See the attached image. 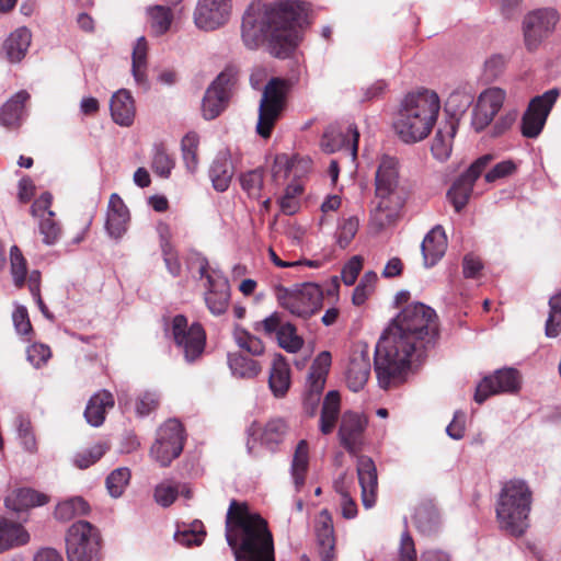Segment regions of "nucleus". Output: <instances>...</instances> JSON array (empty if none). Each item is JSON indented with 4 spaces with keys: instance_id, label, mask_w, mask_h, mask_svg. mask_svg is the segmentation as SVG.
Returning a JSON list of instances; mask_svg holds the SVG:
<instances>
[{
    "instance_id": "27",
    "label": "nucleus",
    "mask_w": 561,
    "mask_h": 561,
    "mask_svg": "<svg viewBox=\"0 0 561 561\" xmlns=\"http://www.w3.org/2000/svg\"><path fill=\"white\" fill-rule=\"evenodd\" d=\"M376 198L377 202L370 211V225L377 230H381L396 220L404 199L401 194L376 196Z\"/></svg>"
},
{
    "instance_id": "44",
    "label": "nucleus",
    "mask_w": 561,
    "mask_h": 561,
    "mask_svg": "<svg viewBox=\"0 0 561 561\" xmlns=\"http://www.w3.org/2000/svg\"><path fill=\"white\" fill-rule=\"evenodd\" d=\"M147 41L144 36L137 38L131 55V75L137 85L147 87Z\"/></svg>"
},
{
    "instance_id": "64",
    "label": "nucleus",
    "mask_w": 561,
    "mask_h": 561,
    "mask_svg": "<svg viewBox=\"0 0 561 561\" xmlns=\"http://www.w3.org/2000/svg\"><path fill=\"white\" fill-rule=\"evenodd\" d=\"M362 270V259L353 256L342 268L341 277L346 286H351L357 279Z\"/></svg>"
},
{
    "instance_id": "57",
    "label": "nucleus",
    "mask_w": 561,
    "mask_h": 561,
    "mask_svg": "<svg viewBox=\"0 0 561 561\" xmlns=\"http://www.w3.org/2000/svg\"><path fill=\"white\" fill-rule=\"evenodd\" d=\"M234 340L240 348L245 350L251 355L259 356L264 352L263 342L247 331L237 330L234 332Z\"/></svg>"
},
{
    "instance_id": "31",
    "label": "nucleus",
    "mask_w": 561,
    "mask_h": 561,
    "mask_svg": "<svg viewBox=\"0 0 561 561\" xmlns=\"http://www.w3.org/2000/svg\"><path fill=\"white\" fill-rule=\"evenodd\" d=\"M316 536L321 560L335 561L334 530L332 519L327 511H322L316 522Z\"/></svg>"
},
{
    "instance_id": "20",
    "label": "nucleus",
    "mask_w": 561,
    "mask_h": 561,
    "mask_svg": "<svg viewBox=\"0 0 561 561\" xmlns=\"http://www.w3.org/2000/svg\"><path fill=\"white\" fill-rule=\"evenodd\" d=\"M230 13V0H198L193 18L197 28L213 31L224 25Z\"/></svg>"
},
{
    "instance_id": "34",
    "label": "nucleus",
    "mask_w": 561,
    "mask_h": 561,
    "mask_svg": "<svg viewBox=\"0 0 561 561\" xmlns=\"http://www.w3.org/2000/svg\"><path fill=\"white\" fill-rule=\"evenodd\" d=\"M115 400L113 394L102 389L95 392L88 401L84 417L87 422L94 426H101L105 421L106 412L114 407Z\"/></svg>"
},
{
    "instance_id": "60",
    "label": "nucleus",
    "mask_w": 561,
    "mask_h": 561,
    "mask_svg": "<svg viewBox=\"0 0 561 561\" xmlns=\"http://www.w3.org/2000/svg\"><path fill=\"white\" fill-rule=\"evenodd\" d=\"M106 447L103 444H95L90 448L75 456V465L80 469H85L95 463L105 454Z\"/></svg>"
},
{
    "instance_id": "39",
    "label": "nucleus",
    "mask_w": 561,
    "mask_h": 561,
    "mask_svg": "<svg viewBox=\"0 0 561 561\" xmlns=\"http://www.w3.org/2000/svg\"><path fill=\"white\" fill-rule=\"evenodd\" d=\"M340 393L335 390L329 391L324 397L319 421V430L323 435H329L333 432L340 415Z\"/></svg>"
},
{
    "instance_id": "38",
    "label": "nucleus",
    "mask_w": 561,
    "mask_h": 561,
    "mask_svg": "<svg viewBox=\"0 0 561 561\" xmlns=\"http://www.w3.org/2000/svg\"><path fill=\"white\" fill-rule=\"evenodd\" d=\"M456 131L457 123L454 119H449L440 124L431 147V151L435 159L445 161L449 158Z\"/></svg>"
},
{
    "instance_id": "52",
    "label": "nucleus",
    "mask_w": 561,
    "mask_h": 561,
    "mask_svg": "<svg viewBox=\"0 0 561 561\" xmlns=\"http://www.w3.org/2000/svg\"><path fill=\"white\" fill-rule=\"evenodd\" d=\"M414 522L421 533L428 535L437 530L439 516L434 510L421 507L414 514Z\"/></svg>"
},
{
    "instance_id": "62",
    "label": "nucleus",
    "mask_w": 561,
    "mask_h": 561,
    "mask_svg": "<svg viewBox=\"0 0 561 561\" xmlns=\"http://www.w3.org/2000/svg\"><path fill=\"white\" fill-rule=\"evenodd\" d=\"M159 394L156 391L141 392L136 401L135 410L137 415L144 417L149 415L159 405Z\"/></svg>"
},
{
    "instance_id": "30",
    "label": "nucleus",
    "mask_w": 561,
    "mask_h": 561,
    "mask_svg": "<svg viewBox=\"0 0 561 561\" xmlns=\"http://www.w3.org/2000/svg\"><path fill=\"white\" fill-rule=\"evenodd\" d=\"M110 111L113 121L124 127L134 123L136 106L134 98L127 89H119L110 100Z\"/></svg>"
},
{
    "instance_id": "50",
    "label": "nucleus",
    "mask_w": 561,
    "mask_h": 561,
    "mask_svg": "<svg viewBox=\"0 0 561 561\" xmlns=\"http://www.w3.org/2000/svg\"><path fill=\"white\" fill-rule=\"evenodd\" d=\"M130 470L127 467H121L113 470L105 480L108 494L113 499L121 497L130 481Z\"/></svg>"
},
{
    "instance_id": "16",
    "label": "nucleus",
    "mask_w": 561,
    "mask_h": 561,
    "mask_svg": "<svg viewBox=\"0 0 561 561\" xmlns=\"http://www.w3.org/2000/svg\"><path fill=\"white\" fill-rule=\"evenodd\" d=\"M492 160V154L481 156L453 183L447 192V197L457 213L468 204L476 181Z\"/></svg>"
},
{
    "instance_id": "29",
    "label": "nucleus",
    "mask_w": 561,
    "mask_h": 561,
    "mask_svg": "<svg viewBox=\"0 0 561 561\" xmlns=\"http://www.w3.org/2000/svg\"><path fill=\"white\" fill-rule=\"evenodd\" d=\"M129 221V211L123 199L116 194H112L108 202L105 229L113 239H121L127 231Z\"/></svg>"
},
{
    "instance_id": "37",
    "label": "nucleus",
    "mask_w": 561,
    "mask_h": 561,
    "mask_svg": "<svg viewBox=\"0 0 561 561\" xmlns=\"http://www.w3.org/2000/svg\"><path fill=\"white\" fill-rule=\"evenodd\" d=\"M30 541V534L19 523L0 516V553Z\"/></svg>"
},
{
    "instance_id": "21",
    "label": "nucleus",
    "mask_w": 561,
    "mask_h": 561,
    "mask_svg": "<svg viewBox=\"0 0 561 561\" xmlns=\"http://www.w3.org/2000/svg\"><path fill=\"white\" fill-rule=\"evenodd\" d=\"M359 133L354 125L345 128L339 126H329L320 141L322 150L327 153L345 151L354 160L357 156Z\"/></svg>"
},
{
    "instance_id": "46",
    "label": "nucleus",
    "mask_w": 561,
    "mask_h": 561,
    "mask_svg": "<svg viewBox=\"0 0 561 561\" xmlns=\"http://www.w3.org/2000/svg\"><path fill=\"white\" fill-rule=\"evenodd\" d=\"M309 465V446L307 440L302 439L298 443L293 461L291 477L297 490L305 484V477Z\"/></svg>"
},
{
    "instance_id": "53",
    "label": "nucleus",
    "mask_w": 561,
    "mask_h": 561,
    "mask_svg": "<svg viewBox=\"0 0 561 561\" xmlns=\"http://www.w3.org/2000/svg\"><path fill=\"white\" fill-rule=\"evenodd\" d=\"M151 168L160 178L167 179L170 176L171 171L174 168V161L163 147L154 146Z\"/></svg>"
},
{
    "instance_id": "49",
    "label": "nucleus",
    "mask_w": 561,
    "mask_h": 561,
    "mask_svg": "<svg viewBox=\"0 0 561 561\" xmlns=\"http://www.w3.org/2000/svg\"><path fill=\"white\" fill-rule=\"evenodd\" d=\"M474 95L470 88H458L454 90L446 101V110L453 115L465 113L473 103Z\"/></svg>"
},
{
    "instance_id": "12",
    "label": "nucleus",
    "mask_w": 561,
    "mask_h": 561,
    "mask_svg": "<svg viewBox=\"0 0 561 561\" xmlns=\"http://www.w3.org/2000/svg\"><path fill=\"white\" fill-rule=\"evenodd\" d=\"M201 278H206L207 290L205 293V302L209 311L219 316L226 312L230 298L228 279L219 271H208V261L206 257L196 260Z\"/></svg>"
},
{
    "instance_id": "26",
    "label": "nucleus",
    "mask_w": 561,
    "mask_h": 561,
    "mask_svg": "<svg viewBox=\"0 0 561 561\" xmlns=\"http://www.w3.org/2000/svg\"><path fill=\"white\" fill-rule=\"evenodd\" d=\"M376 198L377 202L370 211V225L377 230H381L396 220L404 199L401 194L376 196Z\"/></svg>"
},
{
    "instance_id": "59",
    "label": "nucleus",
    "mask_w": 561,
    "mask_h": 561,
    "mask_svg": "<svg viewBox=\"0 0 561 561\" xmlns=\"http://www.w3.org/2000/svg\"><path fill=\"white\" fill-rule=\"evenodd\" d=\"M18 437L26 451L36 450V439L30 420L19 416L15 421Z\"/></svg>"
},
{
    "instance_id": "36",
    "label": "nucleus",
    "mask_w": 561,
    "mask_h": 561,
    "mask_svg": "<svg viewBox=\"0 0 561 561\" xmlns=\"http://www.w3.org/2000/svg\"><path fill=\"white\" fill-rule=\"evenodd\" d=\"M32 42V33L21 26L14 30L3 42V50L10 62H20L26 55Z\"/></svg>"
},
{
    "instance_id": "51",
    "label": "nucleus",
    "mask_w": 561,
    "mask_h": 561,
    "mask_svg": "<svg viewBox=\"0 0 561 561\" xmlns=\"http://www.w3.org/2000/svg\"><path fill=\"white\" fill-rule=\"evenodd\" d=\"M11 275L16 287L24 286L27 276V263L16 245L10 249Z\"/></svg>"
},
{
    "instance_id": "17",
    "label": "nucleus",
    "mask_w": 561,
    "mask_h": 561,
    "mask_svg": "<svg viewBox=\"0 0 561 561\" xmlns=\"http://www.w3.org/2000/svg\"><path fill=\"white\" fill-rule=\"evenodd\" d=\"M506 99V92L501 88H488L483 90L473 106L471 126L480 133L484 130L502 108Z\"/></svg>"
},
{
    "instance_id": "45",
    "label": "nucleus",
    "mask_w": 561,
    "mask_h": 561,
    "mask_svg": "<svg viewBox=\"0 0 561 561\" xmlns=\"http://www.w3.org/2000/svg\"><path fill=\"white\" fill-rule=\"evenodd\" d=\"M90 505L81 496H72L60 501L55 508L54 515L56 519L68 522L77 516L87 515Z\"/></svg>"
},
{
    "instance_id": "7",
    "label": "nucleus",
    "mask_w": 561,
    "mask_h": 561,
    "mask_svg": "<svg viewBox=\"0 0 561 561\" xmlns=\"http://www.w3.org/2000/svg\"><path fill=\"white\" fill-rule=\"evenodd\" d=\"M277 299L293 316L308 319L321 309L323 291L314 283H302L290 288L280 287Z\"/></svg>"
},
{
    "instance_id": "24",
    "label": "nucleus",
    "mask_w": 561,
    "mask_h": 561,
    "mask_svg": "<svg viewBox=\"0 0 561 561\" xmlns=\"http://www.w3.org/2000/svg\"><path fill=\"white\" fill-rule=\"evenodd\" d=\"M357 476L362 489V503L371 508L376 503L378 476L374 460L365 455L357 457Z\"/></svg>"
},
{
    "instance_id": "23",
    "label": "nucleus",
    "mask_w": 561,
    "mask_h": 561,
    "mask_svg": "<svg viewBox=\"0 0 561 561\" xmlns=\"http://www.w3.org/2000/svg\"><path fill=\"white\" fill-rule=\"evenodd\" d=\"M231 89V77L221 72L205 92L202 112L206 119L216 118L227 106Z\"/></svg>"
},
{
    "instance_id": "15",
    "label": "nucleus",
    "mask_w": 561,
    "mask_h": 561,
    "mask_svg": "<svg viewBox=\"0 0 561 561\" xmlns=\"http://www.w3.org/2000/svg\"><path fill=\"white\" fill-rule=\"evenodd\" d=\"M522 386L519 371L512 367L495 370L485 376L477 386L474 401L483 403L489 397L500 393H516Z\"/></svg>"
},
{
    "instance_id": "43",
    "label": "nucleus",
    "mask_w": 561,
    "mask_h": 561,
    "mask_svg": "<svg viewBox=\"0 0 561 561\" xmlns=\"http://www.w3.org/2000/svg\"><path fill=\"white\" fill-rule=\"evenodd\" d=\"M268 385L275 397H283L289 388V367L280 354L275 355L274 357Z\"/></svg>"
},
{
    "instance_id": "25",
    "label": "nucleus",
    "mask_w": 561,
    "mask_h": 561,
    "mask_svg": "<svg viewBox=\"0 0 561 561\" xmlns=\"http://www.w3.org/2000/svg\"><path fill=\"white\" fill-rule=\"evenodd\" d=\"M376 196H392L399 192V162L396 158L383 156L378 164L375 178Z\"/></svg>"
},
{
    "instance_id": "58",
    "label": "nucleus",
    "mask_w": 561,
    "mask_h": 561,
    "mask_svg": "<svg viewBox=\"0 0 561 561\" xmlns=\"http://www.w3.org/2000/svg\"><path fill=\"white\" fill-rule=\"evenodd\" d=\"M240 182L250 197H259L263 187V171L261 169L248 171L241 175Z\"/></svg>"
},
{
    "instance_id": "28",
    "label": "nucleus",
    "mask_w": 561,
    "mask_h": 561,
    "mask_svg": "<svg viewBox=\"0 0 561 561\" xmlns=\"http://www.w3.org/2000/svg\"><path fill=\"white\" fill-rule=\"evenodd\" d=\"M370 376V358L367 350L355 351L346 369L347 387L357 392L364 388Z\"/></svg>"
},
{
    "instance_id": "10",
    "label": "nucleus",
    "mask_w": 561,
    "mask_h": 561,
    "mask_svg": "<svg viewBox=\"0 0 561 561\" xmlns=\"http://www.w3.org/2000/svg\"><path fill=\"white\" fill-rule=\"evenodd\" d=\"M171 333L186 363L192 364L202 356L206 334L199 323L188 325L187 319L183 314H178L172 319Z\"/></svg>"
},
{
    "instance_id": "2",
    "label": "nucleus",
    "mask_w": 561,
    "mask_h": 561,
    "mask_svg": "<svg viewBox=\"0 0 561 561\" xmlns=\"http://www.w3.org/2000/svg\"><path fill=\"white\" fill-rule=\"evenodd\" d=\"M436 312L422 302L408 305L379 339L375 348V373L382 389L403 380L411 358L425 336L436 334Z\"/></svg>"
},
{
    "instance_id": "33",
    "label": "nucleus",
    "mask_w": 561,
    "mask_h": 561,
    "mask_svg": "<svg viewBox=\"0 0 561 561\" xmlns=\"http://www.w3.org/2000/svg\"><path fill=\"white\" fill-rule=\"evenodd\" d=\"M30 94L26 91L16 92L0 108V125L14 129L18 128L25 116V103Z\"/></svg>"
},
{
    "instance_id": "13",
    "label": "nucleus",
    "mask_w": 561,
    "mask_h": 561,
    "mask_svg": "<svg viewBox=\"0 0 561 561\" xmlns=\"http://www.w3.org/2000/svg\"><path fill=\"white\" fill-rule=\"evenodd\" d=\"M560 91L550 89L541 95L535 96L522 117V134L527 138H536L542 131L547 118L556 104Z\"/></svg>"
},
{
    "instance_id": "5",
    "label": "nucleus",
    "mask_w": 561,
    "mask_h": 561,
    "mask_svg": "<svg viewBox=\"0 0 561 561\" xmlns=\"http://www.w3.org/2000/svg\"><path fill=\"white\" fill-rule=\"evenodd\" d=\"M533 491L523 479L506 481L497 496L495 514L500 529L519 537L528 527L531 510Z\"/></svg>"
},
{
    "instance_id": "32",
    "label": "nucleus",
    "mask_w": 561,
    "mask_h": 561,
    "mask_svg": "<svg viewBox=\"0 0 561 561\" xmlns=\"http://www.w3.org/2000/svg\"><path fill=\"white\" fill-rule=\"evenodd\" d=\"M447 238L442 226L434 227L423 239L421 251L424 265L434 266L445 254Z\"/></svg>"
},
{
    "instance_id": "63",
    "label": "nucleus",
    "mask_w": 561,
    "mask_h": 561,
    "mask_svg": "<svg viewBox=\"0 0 561 561\" xmlns=\"http://www.w3.org/2000/svg\"><path fill=\"white\" fill-rule=\"evenodd\" d=\"M12 321L15 331L20 335H27L32 331L27 309L24 306H16L12 313Z\"/></svg>"
},
{
    "instance_id": "41",
    "label": "nucleus",
    "mask_w": 561,
    "mask_h": 561,
    "mask_svg": "<svg viewBox=\"0 0 561 561\" xmlns=\"http://www.w3.org/2000/svg\"><path fill=\"white\" fill-rule=\"evenodd\" d=\"M147 23L150 33L154 36H161L169 32L173 23V11L168 5H150L146 9Z\"/></svg>"
},
{
    "instance_id": "22",
    "label": "nucleus",
    "mask_w": 561,
    "mask_h": 561,
    "mask_svg": "<svg viewBox=\"0 0 561 561\" xmlns=\"http://www.w3.org/2000/svg\"><path fill=\"white\" fill-rule=\"evenodd\" d=\"M288 426L283 419L270 420L263 428L257 423H252L247 430V449L254 453L255 442L260 436L261 444L271 451H275L287 434Z\"/></svg>"
},
{
    "instance_id": "35",
    "label": "nucleus",
    "mask_w": 561,
    "mask_h": 561,
    "mask_svg": "<svg viewBox=\"0 0 561 561\" xmlns=\"http://www.w3.org/2000/svg\"><path fill=\"white\" fill-rule=\"evenodd\" d=\"M48 502V496L30 488L12 491L4 500L5 507L14 512H23L31 507L42 506Z\"/></svg>"
},
{
    "instance_id": "1",
    "label": "nucleus",
    "mask_w": 561,
    "mask_h": 561,
    "mask_svg": "<svg viewBox=\"0 0 561 561\" xmlns=\"http://www.w3.org/2000/svg\"><path fill=\"white\" fill-rule=\"evenodd\" d=\"M310 5L301 0H280L271 5L252 4L243 16L241 38L248 49L265 42L276 58H288L304 39L309 26Z\"/></svg>"
},
{
    "instance_id": "55",
    "label": "nucleus",
    "mask_w": 561,
    "mask_h": 561,
    "mask_svg": "<svg viewBox=\"0 0 561 561\" xmlns=\"http://www.w3.org/2000/svg\"><path fill=\"white\" fill-rule=\"evenodd\" d=\"M358 227L359 220L356 216L342 219L336 231L337 243L341 248H346L351 243L357 233Z\"/></svg>"
},
{
    "instance_id": "8",
    "label": "nucleus",
    "mask_w": 561,
    "mask_h": 561,
    "mask_svg": "<svg viewBox=\"0 0 561 561\" xmlns=\"http://www.w3.org/2000/svg\"><path fill=\"white\" fill-rule=\"evenodd\" d=\"M288 84L284 79L272 78L264 87L260 105L256 133L268 138L285 106Z\"/></svg>"
},
{
    "instance_id": "54",
    "label": "nucleus",
    "mask_w": 561,
    "mask_h": 561,
    "mask_svg": "<svg viewBox=\"0 0 561 561\" xmlns=\"http://www.w3.org/2000/svg\"><path fill=\"white\" fill-rule=\"evenodd\" d=\"M54 216L55 213L48 210V217H43L39 221V232L43 236V242L47 245L55 244L61 236V228Z\"/></svg>"
},
{
    "instance_id": "3",
    "label": "nucleus",
    "mask_w": 561,
    "mask_h": 561,
    "mask_svg": "<svg viewBox=\"0 0 561 561\" xmlns=\"http://www.w3.org/2000/svg\"><path fill=\"white\" fill-rule=\"evenodd\" d=\"M225 535L236 561H275L274 541L267 523L245 503L230 502Z\"/></svg>"
},
{
    "instance_id": "48",
    "label": "nucleus",
    "mask_w": 561,
    "mask_h": 561,
    "mask_svg": "<svg viewBox=\"0 0 561 561\" xmlns=\"http://www.w3.org/2000/svg\"><path fill=\"white\" fill-rule=\"evenodd\" d=\"M205 536L206 531L204 530L203 523L195 520L191 525H184L182 528H179L174 534V540L184 547H193L201 546Z\"/></svg>"
},
{
    "instance_id": "40",
    "label": "nucleus",
    "mask_w": 561,
    "mask_h": 561,
    "mask_svg": "<svg viewBox=\"0 0 561 561\" xmlns=\"http://www.w3.org/2000/svg\"><path fill=\"white\" fill-rule=\"evenodd\" d=\"M182 493L186 499H191L192 493L186 484H181L170 479L158 483L153 489V500L161 507L171 506Z\"/></svg>"
},
{
    "instance_id": "19",
    "label": "nucleus",
    "mask_w": 561,
    "mask_h": 561,
    "mask_svg": "<svg viewBox=\"0 0 561 561\" xmlns=\"http://www.w3.org/2000/svg\"><path fill=\"white\" fill-rule=\"evenodd\" d=\"M367 419L357 412H344L339 426V440L341 446L353 456L362 451L365 444Z\"/></svg>"
},
{
    "instance_id": "14",
    "label": "nucleus",
    "mask_w": 561,
    "mask_h": 561,
    "mask_svg": "<svg viewBox=\"0 0 561 561\" xmlns=\"http://www.w3.org/2000/svg\"><path fill=\"white\" fill-rule=\"evenodd\" d=\"M332 363L331 353L323 351L314 358L307 378L306 391L304 394V410L313 416L320 403L321 394L325 386L327 376Z\"/></svg>"
},
{
    "instance_id": "47",
    "label": "nucleus",
    "mask_w": 561,
    "mask_h": 561,
    "mask_svg": "<svg viewBox=\"0 0 561 561\" xmlns=\"http://www.w3.org/2000/svg\"><path fill=\"white\" fill-rule=\"evenodd\" d=\"M228 365L231 374L239 378H254L261 371L256 360L238 353L228 355Z\"/></svg>"
},
{
    "instance_id": "11",
    "label": "nucleus",
    "mask_w": 561,
    "mask_h": 561,
    "mask_svg": "<svg viewBox=\"0 0 561 561\" xmlns=\"http://www.w3.org/2000/svg\"><path fill=\"white\" fill-rule=\"evenodd\" d=\"M559 21L556 9L542 8L529 12L523 20L524 43L528 51H535L554 31Z\"/></svg>"
},
{
    "instance_id": "4",
    "label": "nucleus",
    "mask_w": 561,
    "mask_h": 561,
    "mask_svg": "<svg viewBox=\"0 0 561 561\" xmlns=\"http://www.w3.org/2000/svg\"><path fill=\"white\" fill-rule=\"evenodd\" d=\"M440 111V100L432 90H420L405 95L394 122L399 138L414 144L428 136Z\"/></svg>"
},
{
    "instance_id": "42",
    "label": "nucleus",
    "mask_w": 561,
    "mask_h": 561,
    "mask_svg": "<svg viewBox=\"0 0 561 561\" xmlns=\"http://www.w3.org/2000/svg\"><path fill=\"white\" fill-rule=\"evenodd\" d=\"M233 175L230 159L226 152L217 154L209 169V178L213 186L218 192H225Z\"/></svg>"
},
{
    "instance_id": "18",
    "label": "nucleus",
    "mask_w": 561,
    "mask_h": 561,
    "mask_svg": "<svg viewBox=\"0 0 561 561\" xmlns=\"http://www.w3.org/2000/svg\"><path fill=\"white\" fill-rule=\"evenodd\" d=\"M255 330H263L265 334H276L278 345L288 353L298 352L304 340L298 335L294 324L284 320L279 312H273L254 327Z\"/></svg>"
},
{
    "instance_id": "9",
    "label": "nucleus",
    "mask_w": 561,
    "mask_h": 561,
    "mask_svg": "<svg viewBox=\"0 0 561 561\" xmlns=\"http://www.w3.org/2000/svg\"><path fill=\"white\" fill-rule=\"evenodd\" d=\"M184 439V428L180 421L168 420L159 427L150 455L161 467H168L181 455Z\"/></svg>"
},
{
    "instance_id": "6",
    "label": "nucleus",
    "mask_w": 561,
    "mask_h": 561,
    "mask_svg": "<svg viewBox=\"0 0 561 561\" xmlns=\"http://www.w3.org/2000/svg\"><path fill=\"white\" fill-rule=\"evenodd\" d=\"M66 552L68 561H100L101 535L87 520L73 523L67 530Z\"/></svg>"
},
{
    "instance_id": "56",
    "label": "nucleus",
    "mask_w": 561,
    "mask_h": 561,
    "mask_svg": "<svg viewBox=\"0 0 561 561\" xmlns=\"http://www.w3.org/2000/svg\"><path fill=\"white\" fill-rule=\"evenodd\" d=\"M378 276L375 272H366L362 277L359 284L355 287L353 293V304L356 306L363 305L368 295L374 290Z\"/></svg>"
},
{
    "instance_id": "61",
    "label": "nucleus",
    "mask_w": 561,
    "mask_h": 561,
    "mask_svg": "<svg viewBox=\"0 0 561 561\" xmlns=\"http://www.w3.org/2000/svg\"><path fill=\"white\" fill-rule=\"evenodd\" d=\"M51 357V351L48 345L34 343L26 350V358L34 368H41Z\"/></svg>"
}]
</instances>
